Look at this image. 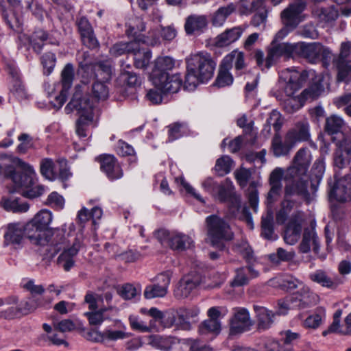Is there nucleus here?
Segmentation results:
<instances>
[{"label":"nucleus","instance_id":"f257e3e1","mask_svg":"<svg viewBox=\"0 0 351 351\" xmlns=\"http://www.w3.org/2000/svg\"><path fill=\"white\" fill-rule=\"evenodd\" d=\"M307 76L306 71H299L293 69H287L280 73L278 89H274L272 94L282 101L283 108L287 113L296 112L303 106L304 100L316 99L323 91L319 84H315L304 90L301 97L295 96V93L302 88Z\"/></svg>","mask_w":351,"mask_h":351},{"label":"nucleus","instance_id":"f03ea898","mask_svg":"<svg viewBox=\"0 0 351 351\" xmlns=\"http://www.w3.org/2000/svg\"><path fill=\"white\" fill-rule=\"evenodd\" d=\"M204 189L210 193L215 198L221 202H226L228 207V215L232 217H237L245 220L252 227V218L247 207H241V197L234 191L232 183L226 180L220 184L213 178H207L202 184Z\"/></svg>","mask_w":351,"mask_h":351},{"label":"nucleus","instance_id":"7ed1b4c3","mask_svg":"<svg viewBox=\"0 0 351 351\" xmlns=\"http://www.w3.org/2000/svg\"><path fill=\"white\" fill-rule=\"evenodd\" d=\"M187 72L184 86L194 90L199 83H204L212 78L216 62L206 52H199L186 58Z\"/></svg>","mask_w":351,"mask_h":351},{"label":"nucleus","instance_id":"20e7f679","mask_svg":"<svg viewBox=\"0 0 351 351\" xmlns=\"http://www.w3.org/2000/svg\"><path fill=\"white\" fill-rule=\"evenodd\" d=\"M80 86H76V91L65 108L67 112L76 110L80 117L76 121V134L80 138L87 136L88 128L94 124L95 110L87 95H83L80 90Z\"/></svg>","mask_w":351,"mask_h":351},{"label":"nucleus","instance_id":"39448f33","mask_svg":"<svg viewBox=\"0 0 351 351\" xmlns=\"http://www.w3.org/2000/svg\"><path fill=\"white\" fill-rule=\"evenodd\" d=\"M311 152L308 147L299 149L293 158L291 165L287 169L285 175L286 182L302 184L308 187V171L312 162Z\"/></svg>","mask_w":351,"mask_h":351},{"label":"nucleus","instance_id":"423d86ee","mask_svg":"<svg viewBox=\"0 0 351 351\" xmlns=\"http://www.w3.org/2000/svg\"><path fill=\"white\" fill-rule=\"evenodd\" d=\"M208 239L213 247L219 250L224 248V241H230L233 238V232L228 222L223 218L211 215L206 217Z\"/></svg>","mask_w":351,"mask_h":351},{"label":"nucleus","instance_id":"0eeeda50","mask_svg":"<svg viewBox=\"0 0 351 351\" xmlns=\"http://www.w3.org/2000/svg\"><path fill=\"white\" fill-rule=\"evenodd\" d=\"M293 195H299L307 201L310 199L308 187L302 184H297L293 182H286L284 199L281 202V208L276 214V221L278 223H284L287 221L289 213L294 208L295 202L291 199V196Z\"/></svg>","mask_w":351,"mask_h":351},{"label":"nucleus","instance_id":"6e6552de","mask_svg":"<svg viewBox=\"0 0 351 351\" xmlns=\"http://www.w3.org/2000/svg\"><path fill=\"white\" fill-rule=\"evenodd\" d=\"M9 160L12 164L8 167V174L16 186L26 190L30 188L33 185L32 167L17 157L10 156Z\"/></svg>","mask_w":351,"mask_h":351},{"label":"nucleus","instance_id":"1a4fd4ad","mask_svg":"<svg viewBox=\"0 0 351 351\" xmlns=\"http://www.w3.org/2000/svg\"><path fill=\"white\" fill-rule=\"evenodd\" d=\"M305 6L306 4L302 1L296 2L282 12L281 18L284 27L276 33L273 43L282 40L298 26L300 22L299 15L304 10Z\"/></svg>","mask_w":351,"mask_h":351},{"label":"nucleus","instance_id":"9d476101","mask_svg":"<svg viewBox=\"0 0 351 351\" xmlns=\"http://www.w3.org/2000/svg\"><path fill=\"white\" fill-rule=\"evenodd\" d=\"M84 70L82 75L81 82L88 84L91 80H100L108 81L112 74V63L110 60H104L95 62L93 65H85L82 67Z\"/></svg>","mask_w":351,"mask_h":351},{"label":"nucleus","instance_id":"9b49d317","mask_svg":"<svg viewBox=\"0 0 351 351\" xmlns=\"http://www.w3.org/2000/svg\"><path fill=\"white\" fill-rule=\"evenodd\" d=\"M158 240L163 245H167L173 250L183 251L193 244L191 238L181 232H169L160 230L156 234Z\"/></svg>","mask_w":351,"mask_h":351},{"label":"nucleus","instance_id":"f8f14e48","mask_svg":"<svg viewBox=\"0 0 351 351\" xmlns=\"http://www.w3.org/2000/svg\"><path fill=\"white\" fill-rule=\"evenodd\" d=\"M342 139L337 142V147L334 154V165L340 169L345 168L351 157V128L341 132Z\"/></svg>","mask_w":351,"mask_h":351},{"label":"nucleus","instance_id":"ddd939ff","mask_svg":"<svg viewBox=\"0 0 351 351\" xmlns=\"http://www.w3.org/2000/svg\"><path fill=\"white\" fill-rule=\"evenodd\" d=\"M204 277L197 272L184 276L178 282L174 291V295L178 299L189 297L193 290L204 282Z\"/></svg>","mask_w":351,"mask_h":351},{"label":"nucleus","instance_id":"4468645a","mask_svg":"<svg viewBox=\"0 0 351 351\" xmlns=\"http://www.w3.org/2000/svg\"><path fill=\"white\" fill-rule=\"evenodd\" d=\"M172 273L167 271L158 274L156 277V283L148 285L144 291V296L147 299L162 298L167 293L169 285L171 282Z\"/></svg>","mask_w":351,"mask_h":351},{"label":"nucleus","instance_id":"2eb2a0df","mask_svg":"<svg viewBox=\"0 0 351 351\" xmlns=\"http://www.w3.org/2000/svg\"><path fill=\"white\" fill-rule=\"evenodd\" d=\"M304 220L303 212L296 211L292 214L284 233V240L286 243L294 245L298 242L300 237Z\"/></svg>","mask_w":351,"mask_h":351},{"label":"nucleus","instance_id":"dca6fc26","mask_svg":"<svg viewBox=\"0 0 351 351\" xmlns=\"http://www.w3.org/2000/svg\"><path fill=\"white\" fill-rule=\"evenodd\" d=\"M154 85L164 93H176L182 85V80L179 73L168 75H161L154 78Z\"/></svg>","mask_w":351,"mask_h":351},{"label":"nucleus","instance_id":"f3484780","mask_svg":"<svg viewBox=\"0 0 351 351\" xmlns=\"http://www.w3.org/2000/svg\"><path fill=\"white\" fill-rule=\"evenodd\" d=\"M63 243L54 244V253H58L63 248V252L58 258V263L63 267V269L68 271L75 264L73 257L77 255L81 247V243L79 241H75L72 246L66 249L64 247H62Z\"/></svg>","mask_w":351,"mask_h":351},{"label":"nucleus","instance_id":"a211bd4d","mask_svg":"<svg viewBox=\"0 0 351 351\" xmlns=\"http://www.w3.org/2000/svg\"><path fill=\"white\" fill-rule=\"evenodd\" d=\"M319 296L311 291L307 287L302 286L301 289L294 293L291 299V306L293 308L303 309L316 304Z\"/></svg>","mask_w":351,"mask_h":351},{"label":"nucleus","instance_id":"6ab92c4d","mask_svg":"<svg viewBox=\"0 0 351 351\" xmlns=\"http://www.w3.org/2000/svg\"><path fill=\"white\" fill-rule=\"evenodd\" d=\"M268 50L266 58V66L269 68L274 64L280 58L285 57L286 59L292 56L295 49V46L289 43H282L275 44Z\"/></svg>","mask_w":351,"mask_h":351},{"label":"nucleus","instance_id":"aec40b11","mask_svg":"<svg viewBox=\"0 0 351 351\" xmlns=\"http://www.w3.org/2000/svg\"><path fill=\"white\" fill-rule=\"evenodd\" d=\"M253 325L248 311L245 308H238L231 320L230 332L231 335L242 333L250 330Z\"/></svg>","mask_w":351,"mask_h":351},{"label":"nucleus","instance_id":"412c9836","mask_svg":"<svg viewBox=\"0 0 351 351\" xmlns=\"http://www.w3.org/2000/svg\"><path fill=\"white\" fill-rule=\"evenodd\" d=\"M25 237L36 245H45L49 241V234L31 220L23 226Z\"/></svg>","mask_w":351,"mask_h":351},{"label":"nucleus","instance_id":"4be33fe9","mask_svg":"<svg viewBox=\"0 0 351 351\" xmlns=\"http://www.w3.org/2000/svg\"><path fill=\"white\" fill-rule=\"evenodd\" d=\"M286 135L294 145L298 143L308 141L311 139L310 125L306 119L298 121Z\"/></svg>","mask_w":351,"mask_h":351},{"label":"nucleus","instance_id":"5701e85b","mask_svg":"<svg viewBox=\"0 0 351 351\" xmlns=\"http://www.w3.org/2000/svg\"><path fill=\"white\" fill-rule=\"evenodd\" d=\"M330 195L341 202L351 199V177L347 175L337 179L330 191Z\"/></svg>","mask_w":351,"mask_h":351},{"label":"nucleus","instance_id":"b1692460","mask_svg":"<svg viewBox=\"0 0 351 351\" xmlns=\"http://www.w3.org/2000/svg\"><path fill=\"white\" fill-rule=\"evenodd\" d=\"M246 27V25H243L227 29L215 38V46L224 47L236 42L241 36Z\"/></svg>","mask_w":351,"mask_h":351},{"label":"nucleus","instance_id":"393cba45","mask_svg":"<svg viewBox=\"0 0 351 351\" xmlns=\"http://www.w3.org/2000/svg\"><path fill=\"white\" fill-rule=\"evenodd\" d=\"M311 247L315 253H318L319 241L313 227L304 229L302 241L299 245V251L301 253H308Z\"/></svg>","mask_w":351,"mask_h":351},{"label":"nucleus","instance_id":"a878e982","mask_svg":"<svg viewBox=\"0 0 351 351\" xmlns=\"http://www.w3.org/2000/svg\"><path fill=\"white\" fill-rule=\"evenodd\" d=\"M101 169L110 180L119 179L123 176V171L112 156L107 155L102 158Z\"/></svg>","mask_w":351,"mask_h":351},{"label":"nucleus","instance_id":"bb28decb","mask_svg":"<svg viewBox=\"0 0 351 351\" xmlns=\"http://www.w3.org/2000/svg\"><path fill=\"white\" fill-rule=\"evenodd\" d=\"M309 278L312 281L319 284L322 287L331 289H335L343 283L341 278L336 276L332 278L324 271L321 269L311 273L309 275Z\"/></svg>","mask_w":351,"mask_h":351},{"label":"nucleus","instance_id":"cd10ccee","mask_svg":"<svg viewBox=\"0 0 351 351\" xmlns=\"http://www.w3.org/2000/svg\"><path fill=\"white\" fill-rule=\"evenodd\" d=\"M208 24L207 19L204 15L192 14L185 21L184 30L187 35L202 33Z\"/></svg>","mask_w":351,"mask_h":351},{"label":"nucleus","instance_id":"c85d7f7f","mask_svg":"<svg viewBox=\"0 0 351 351\" xmlns=\"http://www.w3.org/2000/svg\"><path fill=\"white\" fill-rule=\"evenodd\" d=\"M254 310L257 319L258 328L263 330L269 329L274 322L276 313L259 305H254Z\"/></svg>","mask_w":351,"mask_h":351},{"label":"nucleus","instance_id":"c756f323","mask_svg":"<svg viewBox=\"0 0 351 351\" xmlns=\"http://www.w3.org/2000/svg\"><path fill=\"white\" fill-rule=\"evenodd\" d=\"M23 229L21 223L9 224L4 234V245L21 244L25 237Z\"/></svg>","mask_w":351,"mask_h":351},{"label":"nucleus","instance_id":"7c9ffc66","mask_svg":"<svg viewBox=\"0 0 351 351\" xmlns=\"http://www.w3.org/2000/svg\"><path fill=\"white\" fill-rule=\"evenodd\" d=\"M48 38L47 34L43 30L39 29L33 33L31 36L26 34L19 36V40L24 44H29L32 46L34 50L37 53H40L43 44V43Z\"/></svg>","mask_w":351,"mask_h":351},{"label":"nucleus","instance_id":"2f4dec72","mask_svg":"<svg viewBox=\"0 0 351 351\" xmlns=\"http://www.w3.org/2000/svg\"><path fill=\"white\" fill-rule=\"evenodd\" d=\"M293 147L295 145L288 139V136L286 134L284 142L282 141L281 137L278 134H276L273 138L271 147L273 153L276 157L288 155Z\"/></svg>","mask_w":351,"mask_h":351},{"label":"nucleus","instance_id":"473e14b6","mask_svg":"<svg viewBox=\"0 0 351 351\" xmlns=\"http://www.w3.org/2000/svg\"><path fill=\"white\" fill-rule=\"evenodd\" d=\"M302 53L305 57H307L311 61H313L320 57L328 58L330 51L318 43H314L309 45H305L302 47Z\"/></svg>","mask_w":351,"mask_h":351},{"label":"nucleus","instance_id":"72a5a7b5","mask_svg":"<svg viewBox=\"0 0 351 351\" xmlns=\"http://www.w3.org/2000/svg\"><path fill=\"white\" fill-rule=\"evenodd\" d=\"M175 66V61L173 58L166 56L160 57L155 62V68L152 74V80L161 75H168L169 71L172 70Z\"/></svg>","mask_w":351,"mask_h":351},{"label":"nucleus","instance_id":"f704fd0d","mask_svg":"<svg viewBox=\"0 0 351 351\" xmlns=\"http://www.w3.org/2000/svg\"><path fill=\"white\" fill-rule=\"evenodd\" d=\"M126 32L129 36L134 38V42L137 43V37L142 35L145 30V22L138 16H134L129 19L127 23Z\"/></svg>","mask_w":351,"mask_h":351},{"label":"nucleus","instance_id":"c9c22d12","mask_svg":"<svg viewBox=\"0 0 351 351\" xmlns=\"http://www.w3.org/2000/svg\"><path fill=\"white\" fill-rule=\"evenodd\" d=\"M10 74L12 77L11 93L19 99L26 98L27 93L25 88L20 80L18 71L14 68H10Z\"/></svg>","mask_w":351,"mask_h":351},{"label":"nucleus","instance_id":"e433bc0d","mask_svg":"<svg viewBox=\"0 0 351 351\" xmlns=\"http://www.w3.org/2000/svg\"><path fill=\"white\" fill-rule=\"evenodd\" d=\"M222 62L230 69L234 64V68L237 71L243 69L246 64L245 62L244 53L238 50H234L224 57Z\"/></svg>","mask_w":351,"mask_h":351},{"label":"nucleus","instance_id":"4c0bfd02","mask_svg":"<svg viewBox=\"0 0 351 351\" xmlns=\"http://www.w3.org/2000/svg\"><path fill=\"white\" fill-rule=\"evenodd\" d=\"M232 250L240 254L247 263H254L256 261L254 252L245 240L236 241L233 245Z\"/></svg>","mask_w":351,"mask_h":351},{"label":"nucleus","instance_id":"58836bf2","mask_svg":"<svg viewBox=\"0 0 351 351\" xmlns=\"http://www.w3.org/2000/svg\"><path fill=\"white\" fill-rule=\"evenodd\" d=\"M148 339L149 345L165 351L169 350L175 342L173 337H163L158 335H149Z\"/></svg>","mask_w":351,"mask_h":351},{"label":"nucleus","instance_id":"ea45409f","mask_svg":"<svg viewBox=\"0 0 351 351\" xmlns=\"http://www.w3.org/2000/svg\"><path fill=\"white\" fill-rule=\"evenodd\" d=\"M230 69H231L227 66L225 63L221 62L219 73L215 82V86L221 88L230 86L232 84L234 79L230 72Z\"/></svg>","mask_w":351,"mask_h":351},{"label":"nucleus","instance_id":"a19ab883","mask_svg":"<svg viewBox=\"0 0 351 351\" xmlns=\"http://www.w3.org/2000/svg\"><path fill=\"white\" fill-rule=\"evenodd\" d=\"M345 125V121L339 115L332 114L326 118L325 130L329 134H338Z\"/></svg>","mask_w":351,"mask_h":351},{"label":"nucleus","instance_id":"79ce46f5","mask_svg":"<svg viewBox=\"0 0 351 351\" xmlns=\"http://www.w3.org/2000/svg\"><path fill=\"white\" fill-rule=\"evenodd\" d=\"M52 213L48 210L43 209L39 211L33 219H31L35 224L43 228L50 234L49 226L52 221Z\"/></svg>","mask_w":351,"mask_h":351},{"label":"nucleus","instance_id":"37998d69","mask_svg":"<svg viewBox=\"0 0 351 351\" xmlns=\"http://www.w3.org/2000/svg\"><path fill=\"white\" fill-rule=\"evenodd\" d=\"M1 204L6 210L13 213H23L29 209L27 202H19L18 199H3Z\"/></svg>","mask_w":351,"mask_h":351},{"label":"nucleus","instance_id":"c03bdc74","mask_svg":"<svg viewBox=\"0 0 351 351\" xmlns=\"http://www.w3.org/2000/svg\"><path fill=\"white\" fill-rule=\"evenodd\" d=\"M137 45L138 44L134 41L119 43L110 48V53L114 56H119L125 53H134L137 50Z\"/></svg>","mask_w":351,"mask_h":351},{"label":"nucleus","instance_id":"a18cd8bd","mask_svg":"<svg viewBox=\"0 0 351 351\" xmlns=\"http://www.w3.org/2000/svg\"><path fill=\"white\" fill-rule=\"evenodd\" d=\"M325 316L324 310L319 308L315 312V313L306 318L303 322V326L306 328L316 329L322 324Z\"/></svg>","mask_w":351,"mask_h":351},{"label":"nucleus","instance_id":"49530a36","mask_svg":"<svg viewBox=\"0 0 351 351\" xmlns=\"http://www.w3.org/2000/svg\"><path fill=\"white\" fill-rule=\"evenodd\" d=\"M104 82L97 80L92 84V95L97 101L105 100L108 97L109 89Z\"/></svg>","mask_w":351,"mask_h":351},{"label":"nucleus","instance_id":"de8ad7c7","mask_svg":"<svg viewBox=\"0 0 351 351\" xmlns=\"http://www.w3.org/2000/svg\"><path fill=\"white\" fill-rule=\"evenodd\" d=\"M315 14L320 22L325 23L335 21L339 15L338 11L332 7L317 9Z\"/></svg>","mask_w":351,"mask_h":351},{"label":"nucleus","instance_id":"09e8293b","mask_svg":"<svg viewBox=\"0 0 351 351\" xmlns=\"http://www.w3.org/2000/svg\"><path fill=\"white\" fill-rule=\"evenodd\" d=\"M129 324L132 330L140 332H150L154 329V321L151 320L149 324L147 325L136 315L129 317Z\"/></svg>","mask_w":351,"mask_h":351},{"label":"nucleus","instance_id":"8fccbe9b","mask_svg":"<svg viewBox=\"0 0 351 351\" xmlns=\"http://www.w3.org/2000/svg\"><path fill=\"white\" fill-rule=\"evenodd\" d=\"M261 227V234L264 238L269 240L276 239V236L274 233L273 215L271 213H268L265 217L262 218Z\"/></svg>","mask_w":351,"mask_h":351},{"label":"nucleus","instance_id":"3c124183","mask_svg":"<svg viewBox=\"0 0 351 351\" xmlns=\"http://www.w3.org/2000/svg\"><path fill=\"white\" fill-rule=\"evenodd\" d=\"M337 82H348L351 79V61H337Z\"/></svg>","mask_w":351,"mask_h":351},{"label":"nucleus","instance_id":"603ef678","mask_svg":"<svg viewBox=\"0 0 351 351\" xmlns=\"http://www.w3.org/2000/svg\"><path fill=\"white\" fill-rule=\"evenodd\" d=\"M294 251H287L283 248L277 249L276 253L268 255L269 260L274 264H279L282 261H290L295 257Z\"/></svg>","mask_w":351,"mask_h":351},{"label":"nucleus","instance_id":"864d4df0","mask_svg":"<svg viewBox=\"0 0 351 351\" xmlns=\"http://www.w3.org/2000/svg\"><path fill=\"white\" fill-rule=\"evenodd\" d=\"M234 10L233 4H229L226 7L220 8L214 14L213 24L215 26H221L226 18Z\"/></svg>","mask_w":351,"mask_h":351},{"label":"nucleus","instance_id":"5fc2aeb1","mask_svg":"<svg viewBox=\"0 0 351 351\" xmlns=\"http://www.w3.org/2000/svg\"><path fill=\"white\" fill-rule=\"evenodd\" d=\"M263 4V0H241L239 10L241 14H249L259 10Z\"/></svg>","mask_w":351,"mask_h":351},{"label":"nucleus","instance_id":"6e6d98bb","mask_svg":"<svg viewBox=\"0 0 351 351\" xmlns=\"http://www.w3.org/2000/svg\"><path fill=\"white\" fill-rule=\"evenodd\" d=\"M233 165V161L228 156H223L217 159L215 170L219 176H223L230 172Z\"/></svg>","mask_w":351,"mask_h":351},{"label":"nucleus","instance_id":"4d7b16f0","mask_svg":"<svg viewBox=\"0 0 351 351\" xmlns=\"http://www.w3.org/2000/svg\"><path fill=\"white\" fill-rule=\"evenodd\" d=\"M74 79V68L72 64L65 65L61 72V83L63 88L69 90Z\"/></svg>","mask_w":351,"mask_h":351},{"label":"nucleus","instance_id":"13d9d810","mask_svg":"<svg viewBox=\"0 0 351 351\" xmlns=\"http://www.w3.org/2000/svg\"><path fill=\"white\" fill-rule=\"evenodd\" d=\"M221 330V324L219 320L208 319L204 321L199 327V331L202 335L210 332L219 334Z\"/></svg>","mask_w":351,"mask_h":351},{"label":"nucleus","instance_id":"bf43d9fd","mask_svg":"<svg viewBox=\"0 0 351 351\" xmlns=\"http://www.w3.org/2000/svg\"><path fill=\"white\" fill-rule=\"evenodd\" d=\"M0 9L4 21L11 29H16L20 27V21L12 10H7L5 6L2 4L0 5Z\"/></svg>","mask_w":351,"mask_h":351},{"label":"nucleus","instance_id":"052dcab7","mask_svg":"<svg viewBox=\"0 0 351 351\" xmlns=\"http://www.w3.org/2000/svg\"><path fill=\"white\" fill-rule=\"evenodd\" d=\"M134 53L135 54L134 64L136 67L138 69L146 68L149 65L152 58L151 51L147 50L141 52L137 47V50Z\"/></svg>","mask_w":351,"mask_h":351},{"label":"nucleus","instance_id":"680f3d73","mask_svg":"<svg viewBox=\"0 0 351 351\" xmlns=\"http://www.w3.org/2000/svg\"><path fill=\"white\" fill-rule=\"evenodd\" d=\"M56 58L54 53L48 52L41 57V63L44 68V74L50 75L56 66Z\"/></svg>","mask_w":351,"mask_h":351},{"label":"nucleus","instance_id":"e2e57ef3","mask_svg":"<svg viewBox=\"0 0 351 351\" xmlns=\"http://www.w3.org/2000/svg\"><path fill=\"white\" fill-rule=\"evenodd\" d=\"M138 43L155 45L160 43V38L158 35L157 31L155 29L149 30L147 34H142L137 37V44Z\"/></svg>","mask_w":351,"mask_h":351},{"label":"nucleus","instance_id":"0e129e2a","mask_svg":"<svg viewBox=\"0 0 351 351\" xmlns=\"http://www.w3.org/2000/svg\"><path fill=\"white\" fill-rule=\"evenodd\" d=\"M174 315L176 321L175 326L185 330H188L191 328V322L186 318V315H184V312L182 311L181 308L174 311Z\"/></svg>","mask_w":351,"mask_h":351},{"label":"nucleus","instance_id":"69168bd1","mask_svg":"<svg viewBox=\"0 0 351 351\" xmlns=\"http://www.w3.org/2000/svg\"><path fill=\"white\" fill-rule=\"evenodd\" d=\"M40 173L47 179L52 180L55 178L53 162L51 159L45 158L40 162Z\"/></svg>","mask_w":351,"mask_h":351},{"label":"nucleus","instance_id":"338daca9","mask_svg":"<svg viewBox=\"0 0 351 351\" xmlns=\"http://www.w3.org/2000/svg\"><path fill=\"white\" fill-rule=\"evenodd\" d=\"M106 311V308H101L98 311L95 310L84 313V315L88 318L90 324L99 325L103 322L104 319V313Z\"/></svg>","mask_w":351,"mask_h":351},{"label":"nucleus","instance_id":"774afa93","mask_svg":"<svg viewBox=\"0 0 351 351\" xmlns=\"http://www.w3.org/2000/svg\"><path fill=\"white\" fill-rule=\"evenodd\" d=\"M234 174L239 185L244 187L247 185V182L251 178L252 172L250 169L241 167L240 169H237Z\"/></svg>","mask_w":351,"mask_h":351}]
</instances>
